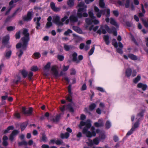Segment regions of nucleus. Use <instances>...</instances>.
<instances>
[{
	"mask_svg": "<svg viewBox=\"0 0 148 148\" xmlns=\"http://www.w3.org/2000/svg\"><path fill=\"white\" fill-rule=\"evenodd\" d=\"M21 73L23 75V76L24 77H26L27 75V72L25 70H23L22 71Z\"/></svg>",
	"mask_w": 148,
	"mask_h": 148,
	"instance_id": "obj_43",
	"label": "nucleus"
},
{
	"mask_svg": "<svg viewBox=\"0 0 148 148\" xmlns=\"http://www.w3.org/2000/svg\"><path fill=\"white\" fill-rule=\"evenodd\" d=\"M96 88L97 90H98L99 91H100L101 92H103L104 91L103 89L101 87H97Z\"/></svg>",
	"mask_w": 148,
	"mask_h": 148,
	"instance_id": "obj_56",
	"label": "nucleus"
},
{
	"mask_svg": "<svg viewBox=\"0 0 148 148\" xmlns=\"http://www.w3.org/2000/svg\"><path fill=\"white\" fill-rule=\"evenodd\" d=\"M94 125L97 127H99L103 125V123L102 120L99 119L97 122L95 123Z\"/></svg>",
	"mask_w": 148,
	"mask_h": 148,
	"instance_id": "obj_16",
	"label": "nucleus"
},
{
	"mask_svg": "<svg viewBox=\"0 0 148 148\" xmlns=\"http://www.w3.org/2000/svg\"><path fill=\"white\" fill-rule=\"evenodd\" d=\"M84 126H85V127L83 130L82 132L88 137L95 136L96 135V133L98 134L100 132V130L99 129H97L95 132V128L93 126L91 127L90 128V131L91 132L88 131V130L91 126V121L89 120H88L85 122L81 121L78 126L80 129H81L82 127Z\"/></svg>",
	"mask_w": 148,
	"mask_h": 148,
	"instance_id": "obj_1",
	"label": "nucleus"
},
{
	"mask_svg": "<svg viewBox=\"0 0 148 148\" xmlns=\"http://www.w3.org/2000/svg\"><path fill=\"white\" fill-rule=\"evenodd\" d=\"M143 113H141L137 115L136 119H139L140 118H141L143 116Z\"/></svg>",
	"mask_w": 148,
	"mask_h": 148,
	"instance_id": "obj_58",
	"label": "nucleus"
},
{
	"mask_svg": "<svg viewBox=\"0 0 148 148\" xmlns=\"http://www.w3.org/2000/svg\"><path fill=\"white\" fill-rule=\"evenodd\" d=\"M27 126V123H23L21 126V128L22 131L24 130Z\"/></svg>",
	"mask_w": 148,
	"mask_h": 148,
	"instance_id": "obj_36",
	"label": "nucleus"
},
{
	"mask_svg": "<svg viewBox=\"0 0 148 148\" xmlns=\"http://www.w3.org/2000/svg\"><path fill=\"white\" fill-rule=\"evenodd\" d=\"M60 17L57 15L54 16L53 17L52 22L58 26H62L63 23L60 21Z\"/></svg>",
	"mask_w": 148,
	"mask_h": 148,
	"instance_id": "obj_6",
	"label": "nucleus"
},
{
	"mask_svg": "<svg viewBox=\"0 0 148 148\" xmlns=\"http://www.w3.org/2000/svg\"><path fill=\"white\" fill-rule=\"evenodd\" d=\"M77 54L76 53H73L72 55L73 60L77 63H78L79 62V61L77 59Z\"/></svg>",
	"mask_w": 148,
	"mask_h": 148,
	"instance_id": "obj_21",
	"label": "nucleus"
},
{
	"mask_svg": "<svg viewBox=\"0 0 148 148\" xmlns=\"http://www.w3.org/2000/svg\"><path fill=\"white\" fill-rule=\"evenodd\" d=\"M98 28L99 27L98 26H95L93 28V27L92 26L90 27L89 29L90 30H91L92 29L94 31H96L98 29Z\"/></svg>",
	"mask_w": 148,
	"mask_h": 148,
	"instance_id": "obj_41",
	"label": "nucleus"
},
{
	"mask_svg": "<svg viewBox=\"0 0 148 148\" xmlns=\"http://www.w3.org/2000/svg\"><path fill=\"white\" fill-rule=\"evenodd\" d=\"M8 139V138L6 136H5L3 137V145L5 146H6L8 145V143L7 141Z\"/></svg>",
	"mask_w": 148,
	"mask_h": 148,
	"instance_id": "obj_19",
	"label": "nucleus"
},
{
	"mask_svg": "<svg viewBox=\"0 0 148 148\" xmlns=\"http://www.w3.org/2000/svg\"><path fill=\"white\" fill-rule=\"evenodd\" d=\"M23 53V52L21 50H20L16 54L20 58L22 55Z\"/></svg>",
	"mask_w": 148,
	"mask_h": 148,
	"instance_id": "obj_49",
	"label": "nucleus"
},
{
	"mask_svg": "<svg viewBox=\"0 0 148 148\" xmlns=\"http://www.w3.org/2000/svg\"><path fill=\"white\" fill-rule=\"evenodd\" d=\"M41 19V17H37L36 18H34V21H36V28L37 29H39V27L40 26V24L39 23V21Z\"/></svg>",
	"mask_w": 148,
	"mask_h": 148,
	"instance_id": "obj_9",
	"label": "nucleus"
},
{
	"mask_svg": "<svg viewBox=\"0 0 148 148\" xmlns=\"http://www.w3.org/2000/svg\"><path fill=\"white\" fill-rule=\"evenodd\" d=\"M69 67V66H64L63 69L62 71H65L68 69Z\"/></svg>",
	"mask_w": 148,
	"mask_h": 148,
	"instance_id": "obj_53",
	"label": "nucleus"
},
{
	"mask_svg": "<svg viewBox=\"0 0 148 148\" xmlns=\"http://www.w3.org/2000/svg\"><path fill=\"white\" fill-rule=\"evenodd\" d=\"M33 73L31 72H30L28 74V77L29 79H31V77L33 76Z\"/></svg>",
	"mask_w": 148,
	"mask_h": 148,
	"instance_id": "obj_57",
	"label": "nucleus"
},
{
	"mask_svg": "<svg viewBox=\"0 0 148 148\" xmlns=\"http://www.w3.org/2000/svg\"><path fill=\"white\" fill-rule=\"evenodd\" d=\"M99 140L98 138H96L94 139L93 141L89 139L88 141L86 142V143L88 145L92 146L94 144L98 145L99 143Z\"/></svg>",
	"mask_w": 148,
	"mask_h": 148,
	"instance_id": "obj_7",
	"label": "nucleus"
},
{
	"mask_svg": "<svg viewBox=\"0 0 148 148\" xmlns=\"http://www.w3.org/2000/svg\"><path fill=\"white\" fill-rule=\"evenodd\" d=\"M110 23L111 24L113 25L116 27H117L118 26V25L116 21L112 18H110Z\"/></svg>",
	"mask_w": 148,
	"mask_h": 148,
	"instance_id": "obj_25",
	"label": "nucleus"
},
{
	"mask_svg": "<svg viewBox=\"0 0 148 148\" xmlns=\"http://www.w3.org/2000/svg\"><path fill=\"white\" fill-rule=\"evenodd\" d=\"M106 31L109 33L112 32L111 29L107 25H105L104 27L101 25L100 29L97 31V33L100 34L101 33L105 34L106 33Z\"/></svg>",
	"mask_w": 148,
	"mask_h": 148,
	"instance_id": "obj_5",
	"label": "nucleus"
},
{
	"mask_svg": "<svg viewBox=\"0 0 148 148\" xmlns=\"http://www.w3.org/2000/svg\"><path fill=\"white\" fill-rule=\"evenodd\" d=\"M18 133V132L16 130H14L12 133L10 135L9 139L11 141H12L14 138V137Z\"/></svg>",
	"mask_w": 148,
	"mask_h": 148,
	"instance_id": "obj_13",
	"label": "nucleus"
},
{
	"mask_svg": "<svg viewBox=\"0 0 148 148\" xmlns=\"http://www.w3.org/2000/svg\"><path fill=\"white\" fill-rule=\"evenodd\" d=\"M95 11L97 13L96 15L98 17H100L101 14L103 12V10L99 11V8L96 6L94 7Z\"/></svg>",
	"mask_w": 148,
	"mask_h": 148,
	"instance_id": "obj_12",
	"label": "nucleus"
},
{
	"mask_svg": "<svg viewBox=\"0 0 148 148\" xmlns=\"http://www.w3.org/2000/svg\"><path fill=\"white\" fill-rule=\"evenodd\" d=\"M63 80H65L67 83H69V80L68 79V78L66 77H65L63 78Z\"/></svg>",
	"mask_w": 148,
	"mask_h": 148,
	"instance_id": "obj_62",
	"label": "nucleus"
},
{
	"mask_svg": "<svg viewBox=\"0 0 148 148\" xmlns=\"http://www.w3.org/2000/svg\"><path fill=\"white\" fill-rule=\"evenodd\" d=\"M58 59L60 61H62L63 60L64 57L62 55H59L58 56Z\"/></svg>",
	"mask_w": 148,
	"mask_h": 148,
	"instance_id": "obj_51",
	"label": "nucleus"
},
{
	"mask_svg": "<svg viewBox=\"0 0 148 148\" xmlns=\"http://www.w3.org/2000/svg\"><path fill=\"white\" fill-rule=\"evenodd\" d=\"M14 127L12 126H10L8 127L7 129L4 131L5 133H7L9 132V131L10 130H13Z\"/></svg>",
	"mask_w": 148,
	"mask_h": 148,
	"instance_id": "obj_32",
	"label": "nucleus"
},
{
	"mask_svg": "<svg viewBox=\"0 0 148 148\" xmlns=\"http://www.w3.org/2000/svg\"><path fill=\"white\" fill-rule=\"evenodd\" d=\"M140 79V76H138L134 80V83H136L138 82Z\"/></svg>",
	"mask_w": 148,
	"mask_h": 148,
	"instance_id": "obj_39",
	"label": "nucleus"
},
{
	"mask_svg": "<svg viewBox=\"0 0 148 148\" xmlns=\"http://www.w3.org/2000/svg\"><path fill=\"white\" fill-rule=\"evenodd\" d=\"M113 13L114 15L116 16H118L119 15L118 12L117 11H113Z\"/></svg>",
	"mask_w": 148,
	"mask_h": 148,
	"instance_id": "obj_61",
	"label": "nucleus"
},
{
	"mask_svg": "<svg viewBox=\"0 0 148 148\" xmlns=\"http://www.w3.org/2000/svg\"><path fill=\"white\" fill-rule=\"evenodd\" d=\"M51 65V64L50 62H48L47 64L44 67V69L45 70H47L50 67Z\"/></svg>",
	"mask_w": 148,
	"mask_h": 148,
	"instance_id": "obj_44",
	"label": "nucleus"
},
{
	"mask_svg": "<svg viewBox=\"0 0 148 148\" xmlns=\"http://www.w3.org/2000/svg\"><path fill=\"white\" fill-rule=\"evenodd\" d=\"M88 14L91 18H87L86 19V22L87 25H90L92 22L95 24H97L99 23V21L95 19V17L94 16L93 13L92 11H89Z\"/></svg>",
	"mask_w": 148,
	"mask_h": 148,
	"instance_id": "obj_4",
	"label": "nucleus"
},
{
	"mask_svg": "<svg viewBox=\"0 0 148 148\" xmlns=\"http://www.w3.org/2000/svg\"><path fill=\"white\" fill-rule=\"evenodd\" d=\"M38 68L37 66H33L31 67V70L32 71H36L38 70Z\"/></svg>",
	"mask_w": 148,
	"mask_h": 148,
	"instance_id": "obj_34",
	"label": "nucleus"
},
{
	"mask_svg": "<svg viewBox=\"0 0 148 148\" xmlns=\"http://www.w3.org/2000/svg\"><path fill=\"white\" fill-rule=\"evenodd\" d=\"M64 48L65 49L66 51H68L69 50L70 48V46H69L65 44H64Z\"/></svg>",
	"mask_w": 148,
	"mask_h": 148,
	"instance_id": "obj_50",
	"label": "nucleus"
},
{
	"mask_svg": "<svg viewBox=\"0 0 148 148\" xmlns=\"http://www.w3.org/2000/svg\"><path fill=\"white\" fill-rule=\"evenodd\" d=\"M20 78L19 77L17 76L15 77L14 80V82L15 84H17L18 82L20 80Z\"/></svg>",
	"mask_w": 148,
	"mask_h": 148,
	"instance_id": "obj_37",
	"label": "nucleus"
},
{
	"mask_svg": "<svg viewBox=\"0 0 148 148\" xmlns=\"http://www.w3.org/2000/svg\"><path fill=\"white\" fill-rule=\"evenodd\" d=\"M99 4L100 7L102 8H103L105 6L104 0H99Z\"/></svg>",
	"mask_w": 148,
	"mask_h": 148,
	"instance_id": "obj_28",
	"label": "nucleus"
},
{
	"mask_svg": "<svg viewBox=\"0 0 148 148\" xmlns=\"http://www.w3.org/2000/svg\"><path fill=\"white\" fill-rule=\"evenodd\" d=\"M42 148H49V146L47 145H43L42 146Z\"/></svg>",
	"mask_w": 148,
	"mask_h": 148,
	"instance_id": "obj_64",
	"label": "nucleus"
},
{
	"mask_svg": "<svg viewBox=\"0 0 148 148\" xmlns=\"http://www.w3.org/2000/svg\"><path fill=\"white\" fill-rule=\"evenodd\" d=\"M74 104L73 103H71V104H70L68 106V108L70 112H73L74 110L72 107L74 106Z\"/></svg>",
	"mask_w": 148,
	"mask_h": 148,
	"instance_id": "obj_22",
	"label": "nucleus"
},
{
	"mask_svg": "<svg viewBox=\"0 0 148 148\" xmlns=\"http://www.w3.org/2000/svg\"><path fill=\"white\" fill-rule=\"evenodd\" d=\"M20 37V33L19 32H18L16 33V39H19Z\"/></svg>",
	"mask_w": 148,
	"mask_h": 148,
	"instance_id": "obj_54",
	"label": "nucleus"
},
{
	"mask_svg": "<svg viewBox=\"0 0 148 148\" xmlns=\"http://www.w3.org/2000/svg\"><path fill=\"white\" fill-rule=\"evenodd\" d=\"M132 73V71L131 69H127L126 72V75L127 77L130 76Z\"/></svg>",
	"mask_w": 148,
	"mask_h": 148,
	"instance_id": "obj_30",
	"label": "nucleus"
},
{
	"mask_svg": "<svg viewBox=\"0 0 148 148\" xmlns=\"http://www.w3.org/2000/svg\"><path fill=\"white\" fill-rule=\"evenodd\" d=\"M34 56L36 59H38L40 57V54L38 52H36L34 54Z\"/></svg>",
	"mask_w": 148,
	"mask_h": 148,
	"instance_id": "obj_31",
	"label": "nucleus"
},
{
	"mask_svg": "<svg viewBox=\"0 0 148 148\" xmlns=\"http://www.w3.org/2000/svg\"><path fill=\"white\" fill-rule=\"evenodd\" d=\"M99 138V139L100 140H104L105 138V136L104 134L102 135L101 136L100 135Z\"/></svg>",
	"mask_w": 148,
	"mask_h": 148,
	"instance_id": "obj_52",
	"label": "nucleus"
},
{
	"mask_svg": "<svg viewBox=\"0 0 148 148\" xmlns=\"http://www.w3.org/2000/svg\"><path fill=\"white\" fill-rule=\"evenodd\" d=\"M50 6L51 9L55 11L58 12L60 10V8L56 7L55 3L53 2L51 3Z\"/></svg>",
	"mask_w": 148,
	"mask_h": 148,
	"instance_id": "obj_14",
	"label": "nucleus"
},
{
	"mask_svg": "<svg viewBox=\"0 0 148 148\" xmlns=\"http://www.w3.org/2000/svg\"><path fill=\"white\" fill-rule=\"evenodd\" d=\"M62 141L60 140H56L55 143L57 145H60L62 143Z\"/></svg>",
	"mask_w": 148,
	"mask_h": 148,
	"instance_id": "obj_55",
	"label": "nucleus"
},
{
	"mask_svg": "<svg viewBox=\"0 0 148 148\" xmlns=\"http://www.w3.org/2000/svg\"><path fill=\"white\" fill-rule=\"evenodd\" d=\"M70 74L71 75H75L76 74V71L74 69H72L70 70Z\"/></svg>",
	"mask_w": 148,
	"mask_h": 148,
	"instance_id": "obj_48",
	"label": "nucleus"
},
{
	"mask_svg": "<svg viewBox=\"0 0 148 148\" xmlns=\"http://www.w3.org/2000/svg\"><path fill=\"white\" fill-rule=\"evenodd\" d=\"M70 19L71 21L72 22H75L77 21V20L76 17L75 16L73 15L71 16L70 18Z\"/></svg>",
	"mask_w": 148,
	"mask_h": 148,
	"instance_id": "obj_26",
	"label": "nucleus"
},
{
	"mask_svg": "<svg viewBox=\"0 0 148 148\" xmlns=\"http://www.w3.org/2000/svg\"><path fill=\"white\" fill-rule=\"evenodd\" d=\"M96 107V105L94 103L91 104L89 106V109L90 110H92Z\"/></svg>",
	"mask_w": 148,
	"mask_h": 148,
	"instance_id": "obj_38",
	"label": "nucleus"
},
{
	"mask_svg": "<svg viewBox=\"0 0 148 148\" xmlns=\"http://www.w3.org/2000/svg\"><path fill=\"white\" fill-rule=\"evenodd\" d=\"M15 29V27L14 26H10L8 27L7 28V29L8 31H12Z\"/></svg>",
	"mask_w": 148,
	"mask_h": 148,
	"instance_id": "obj_42",
	"label": "nucleus"
},
{
	"mask_svg": "<svg viewBox=\"0 0 148 148\" xmlns=\"http://www.w3.org/2000/svg\"><path fill=\"white\" fill-rule=\"evenodd\" d=\"M128 57L133 60H136L137 59V57L134 55L130 54L129 55Z\"/></svg>",
	"mask_w": 148,
	"mask_h": 148,
	"instance_id": "obj_29",
	"label": "nucleus"
},
{
	"mask_svg": "<svg viewBox=\"0 0 148 148\" xmlns=\"http://www.w3.org/2000/svg\"><path fill=\"white\" fill-rule=\"evenodd\" d=\"M68 5L70 7H72L74 5L73 1L72 0H69L67 2Z\"/></svg>",
	"mask_w": 148,
	"mask_h": 148,
	"instance_id": "obj_33",
	"label": "nucleus"
},
{
	"mask_svg": "<svg viewBox=\"0 0 148 148\" xmlns=\"http://www.w3.org/2000/svg\"><path fill=\"white\" fill-rule=\"evenodd\" d=\"M23 34L24 37L21 39V42L19 43L16 45L17 48H21L22 49H24L26 47L27 42L29 40V34L27 29H23Z\"/></svg>",
	"mask_w": 148,
	"mask_h": 148,
	"instance_id": "obj_2",
	"label": "nucleus"
},
{
	"mask_svg": "<svg viewBox=\"0 0 148 148\" xmlns=\"http://www.w3.org/2000/svg\"><path fill=\"white\" fill-rule=\"evenodd\" d=\"M32 15V12H29L27 15L24 17L23 19L25 21H29L31 20Z\"/></svg>",
	"mask_w": 148,
	"mask_h": 148,
	"instance_id": "obj_10",
	"label": "nucleus"
},
{
	"mask_svg": "<svg viewBox=\"0 0 148 148\" xmlns=\"http://www.w3.org/2000/svg\"><path fill=\"white\" fill-rule=\"evenodd\" d=\"M9 39V37L8 36H7L5 37L4 38L3 40V43L5 44L8 42Z\"/></svg>",
	"mask_w": 148,
	"mask_h": 148,
	"instance_id": "obj_27",
	"label": "nucleus"
},
{
	"mask_svg": "<svg viewBox=\"0 0 148 148\" xmlns=\"http://www.w3.org/2000/svg\"><path fill=\"white\" fill-rule=\"evenodd\" d=\"M51 71L53 75L56 77L59 76L60 75L58 74V72L57 70L56 66H53L52 67Z\"/></svg>",
	"mask_w": 148,
	"mask_h": 148,
	"instance_id": "obj_8",
	"label": "nucleus"
},
{
	"mask_svg": "<svg viewBox=\"0 0 148 148\" xmlns=\"http://www.w3.org/2000/svg\"><path fill=\"white\" fill-rule=\"evenodd\" d=\"M111 125L109 121H107L106 124V129H108L111 126Z\"/></svg>",
	"mask_w": 148,
	"mask_h": 148,
	"instance_id": "obj_45",
	"label": "nucleus"
},
{
	"mask_svg": "<svg viewBox=\"0 0 148 148\" xmlns=\"http://www.w3.org/2000/svg\"><path fill=\"white\" fill-rule=\"evenodd\" d=\"M11 54V51H8L6 53L5 57L7 58H9Z\"/></svg>",
	"mask_w": 148,
	"mask_h": 148,
	"instance_id": "obj_35",
	"label": "nucleus"
},
{
	"mask_svg": "<svg viewBox=\"0 0 148 148\" xmlns=\"http://www.w3.org/2000/svg\"><path fill=\"white\" fill-rule=\"evenodd\" d=\"M103 38L106 44L107 45H109L110 43V42L109 40L108 36L107 35H105L103 37Z\"/></svg>",
	"mask_w": 148,
	"mask_h": 148,
	"instance_id": "obj_23",
	"label": "nucleus"
},
{
	"mask_svg": "<svg viewBox=\"0 0 148 148\" xmlns=\"http://www.w3.org/2000/svg\"><path fill=\"white\" fill-rule=\"evenodd\" d=\"M73 29L76 32L79 34H81L82 33V30L79 28L78 27L73 26Z\"/></svg>",
	"mask_w": 148,
	"mask_h": 148,
	"instance_id": "obj_20",
	"label": "nucleus"
},
{
	"mask_svg": "<svg viewBox=\"0 0 148 148\" xmlns=\"http://www.w3.org/2000/svg\"><path fill=\"white\" fill-rule=\"evenodd\" d=\"M69 136V134L68 133H66L64 134H62L60 135L61 137L62 138H67Z\"/></svg>",
	"mask_w": 148,
	"mask_h": 148,
	"instance_id": "obj_24",
	"label": "nucleus"
},
{
	"mask_svg": "<svg viewBox=\"0 0 148 148\" xmlns=\"http://www.w3.org/2000/svg\"><path fill=\"white\" fill-rule=\"evenodd\" d=\"M72 32L71 29H68L64 32V34L65 35H67L70 33H72Z\"/></svg>",
	"mask_w": 148,
	"mask_h": 148,
	"instance_id": "obj_46",
	"label": "nucleus"
},
{
	"mask_svg": "<svg viewBox=\"0 0 148 148\" xmlns=\"http://www.w3.org/2000/svg\"><path fill=\"white\" fill-rule=\"evenodd\" d=\"M52 25L51 22H47L46 24V28H49Z\"/></svg>",
	"mask_w": 148,
	"mask_h": 148,
	"instance_id": "obj_47",
	"label": "nucleus"
},
{
	"mask_svg": "<svg viewBox=\"0 0 148 148\" xmlns=\"http://www.w3.org/2000/svg\"><path fill=\"white\" fill-rule=\"evenodd\" d=\"M95 49V47H94L92 48L88 53V54L89 56L93 54Z\"/></svg>",
	"mask_w": 148,
	"mask_h": 148,
	"instance_id": "obj_40",
	"label": "nucleus"
},
{
	"mask_svg": "<svg viewBox=\"0 0 148 148\" xmlns=\"http://www.w3.org/2000/svg\"><path fill=\"white\" fill-rule=\"evenodd\" d=\"M112 44L116 48L117 47L118 43L117 42H113Z\"/></svg>",
	"mask_w": 148,
	"mask_h": 148,
	"instance_id": "obj_63",
	"label": "nucleus"
},
{
	"mask_svg": "<svg viewBox=\"0 0 148 148\" xmlns=\"http://www.w3.org/2000/svg\"><path fill=\"white\" fill-rule=\"evenodd\" d=\"M25 108V107L22 108V112L25 114H30L32 111L33 109L32 108H29V110H26Z\"/></svg>",
	"mask_w": 148,
	"mask_h": 148,
	"instance_id": "obj_15",
	"label": "nucleus"
},
{
	"mask_svg": "<svg viewBox=\"0 0 148 148\" xmlns=\"http://www.w3.org/2000/svg\"><path fill=\"white\" fill-rule=\"evenodd\" d=\"M138 125L139 124L138 123H135L131 130L127 133V135L129 136L131 135L134 129L138 127Z\"/></svg>",
	"mask_w": 148,
	"mask_h": 148,
	"instance_id": "obj_11",
	"label": "nucleus"
},
{
	"mask_svg": "<svg viewBox=\"0 0 148 148\" xmlns=\"http://www.w3.org/2000/svg\"><path fill=\"white\" fill-rule=\"evenodd\" d=\"M86 86L85 84H84L82 87V90H85L86 89Z\"/></svg>",
	"mask_w": 148,
	"mask_h": 148,
	"instance_id": "obj_59",
	"label": "nucleus"
},
{
	"mask_svg": "<svg viewBox=\"0 0 148 148\" xmlns=\"http://www.w3.org/2000/svg\"><path fill=\"white\" fill-rule=\"evenodd\" d=\"M137 87L138 88H141L143 90H145L146 89L147 86L146 84L139 83L138 84Z\"/></svg>",
	"mask_w": 148,
	"mask_h": 148,
	"instance_id": "obj_17",
	"label": "nucleus"
},
{
	"mask_svg": "<svg viewBox=\"0 0 148 148\" xmlns=\"http://www.w3.org/2000/svg\"><path fill=\"white\" fill-rule=\"evenodd\" d=\"M84 43H81L79 46V48L80 49H82L84 47Z\"/></svg>",
	"mask_w": 148,
	"mask_h": 148,
	"instance_id": "obj_60",
	"label": "nucleus"
},
{
	"mask_svg": "<svg viewBox=\"0 0 148 148\" xmlns=\"http://www.w3.org/2000/svg\"><path fill=\"white\" fill-rule=\"evenodd\" d=\"M78 7L79 8L77 12L78 16L79 18L82 16L87 17L88 16L86 13L87 6L84 5V3L81 2L78 4Z\"/></svg>",
	"mask_w": 148,
	"mask_h": 148,
	"instance_id": "obj_3",
	"label": "nucleus"
},
{
	"mask_svg": "<svg viewBox=\"0 0 148 148\" xmlns=\"http://www.w3.org/2000/svg\"><path fill=\"white\" fill-rule=\"evenodd\" d=\"M68 17L66 16H65L63 18L61 19V21L63 23L67 24H68L69 22V20L67 19Z\"/></svg>",
	"mask_w": 148,
	"mask_h": 148,
	"instance_id": "obj_18",
	"label": "nucleus"
}]
</instances>
